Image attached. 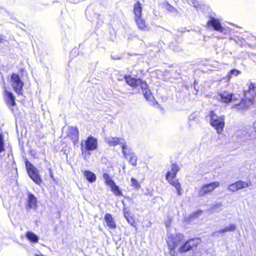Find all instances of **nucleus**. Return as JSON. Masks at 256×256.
<instances>
[{
    "mask_svg": "<svg viewBox=\"0 0 256 256\" xmlns=\"http://www.w3.org/2000/svg\"><path fill=\"white\" fill-rule=\"evenodd\" d=\"M184 238V235L180 233H177L174 235L170 234L166 237V242L168 250V253L170 256H178V253L184 254L191 250H194L189 245L186 240L180 246L178 250H176Z\"/></svg>",
    "mask_w": 256,
    "mask_h": 256,
    "instance_id": "nucleus-2",
    "label": "nucleus"
},
{
    "mask_svg": "<svg viewBox=\"0 0 256 256\" xmlns=\"http://www.w3.org/2000/svg\"><path fill=\"white\" fill-rule=\"evenodd\" d=\"M253 187L252 180L249 177H246V180H238L236 182L228 184L226 189L232 192H236L245 188L252 190Z\"/></svg>",
    "mask_w": 256,
    "mask_h": 256,
    "instance_id": "nucleus-7",
    "label": "nucleus"
},
{
    "mask_svg": "<svg viewBox=\"0 0 256 256\" xmlns=\"http://www.w3.org/2000/svg\"><path fill=\"white\" fill-rule=\"evenodd\" d=\"M10 82L14 90L18 95H22L24 83L21 80L19 75L16 73H12L10 76Z\"/></svg>",
    "mask_w": 256,
    "mask_h": 256,
    "instance_id": "nucleus-9",
    "label": "nucleus"
},
{
    "mask_svg": "<svg viewBox=\"0 0 256 256\" xmlns=\"http://www.w3.org/2000/svg\"><path fill=\"white\" fill-rule=\"evenodd\" d=\"M238 232L240 234V232L238 230V226L235 223H230L227 226H225V233L227 232Z\"/></svg>",
    "mask_w": 256,
    "mask_h": 256,
    "instance_id": "nucleus-28",
    "label": "nucleus"
},
{
    "mask_svg": "<svg viewBox=\"0 0 256 256\" xmlns=\"http://www.w3.org/2000/svg\"><path fill=\"white\" fill-rule=\"evenodd\" d=\"M234 32V29L225 26V39L228 38L230 40H234L240 46H244L246 42L244 38L237 36H232L230 34L232 32Z\"/></svg>",
    "mask_w": 256,
    "mask_h": 256,
    "instance_id": "nucleus-14",
    "label": "nucleus"
},
{
    "mask_svg": "<svg viewBox=\"0 0 256 256\" xmlns=\"http://www.w3.org/2000/svg\"><path fill=\"white\" fill-rule=\"evenodd\" d=\"M203 212L202 210H197L190 214L188 216V218L189 220H192L194 218H198L200 215L202 214Z\"/></svg>",
    "mask_w": 256,
    "mask_h": 256,
    "instance_id": "nucleus-30",
    "label": "nucleus"
},
{
    "mask_svg": "<svg viewBox=\"0 0 256 256\" xmlns=\"http://www.w3.org/2000/svg\"><path fill=\"white\" fill-rule=\"evenodd\" d=\"M227 87H228L227 86H224L225 88H227Z\"/></svg>",
    "mask_w": 256,
    "mask_h": 256,
    "instance_id": "nucleus-38",
    "label": "nucleus"
},
{
    "mask_svg": "<svg viewBox=\"0 0 256 256\" xmlns=\"http://www.w3.org/2000/svg\"><path fill=\"white\" fill-rule=\"evenodd\" d=\"M35 256H44L42 254H36Z\"/></svg>",
    "mask_w": 256,
    "mask_h": 256,
    "instance_id": "nucleus-36",
    "label": "nucleus"
},
{
    "mask_svg": "<svg viewBox=\"0 0 256 256\" xmlns=\"http://www.w3.org/2000/svg\"><path fill=\"white\" fill-rule=\"evenodd\" d=\"M247 86L248 88L243 90L240 99L238 94L225 90V108L230 104L231 109L238 112L256 104V82L250 80Z\"/></svg>",
    "mask_w": 256,
    "mask_h": 256,
    "instance_id": "nucleus-1",
    "label": "nucleus"
},
{
    "mask_svg": "<svg viewBox=\"0 0 256 256\" xmlns=\"http://www.w3.org/2000/svg\"><path fill=\"white\" fill-rule=\"evenodd\" d=\"M5 40L4 37L0 34V43L3 42Z\"/></svg>",
    "mask_w": 256,
    "mask_h": 256,
    "instance_id": "nucleus-35",
    "label": "nucleus"
},
{
    "mask_svg": "<svg viewBox=\"0 0 256 256\" xmlns=\"http://www.w3.org/2000/svg\"><path fill=\"white\" fill-rule=\"evenodd\" d=\"M224 22L225 23H227V24H230V25H231V26H234L235 28H238V25H236V24H233L232 22H226V21H224Z\"/></svg>",
    "mask_w": 256,
    "mask_h": 256,
    "instance_id": "nucleus-34",
    "label": "nucleus"
},
{
    "mask_svg": "<svg viewBox=\"0 0 256 256\" xmlns=\"http://www.w3.org/2000/svg\"><path fill=\"white\" fill-rule=\"evenodd\" d=\"M26 238L32 242L36 243L38 242V237L32 232H27L26 233Z\"/></svg>",
    "mask_w": 256,
    "mask_h": 256,
    "instance_id": "nucleus-27",
    "label": "nucleus"
},
{
    "mask_svg": "<svg viewBox=\"0 0 256 256\" xmlns=\"http://www.w3.org/2000/svg\"><path fill=\"white\" fill-rule=\"evenodd\" d=\"M206 27L210 28H212L214 30L222 32L223 28L222 26L220 20L218 18L210 17L206 24Z\"/></svg>",
    "mask_w": 256,
    "mask_h": 256,
    "instance_id": "nucleus-17",
    "label": "nucleus"
},
{
    "mask_svg": "<svg viewBox=\"0 0 256 256\" xmlns=\"http://www.w3.org/2000/svg\"><path fill=\"white\" fill-rule=\"evenodd\" d=\"M24 161L29 176L36 184L40 185L42 183V179L38 170L27 158H24Z\"/></svg>",
    "mask_w": 256,
    "mask_h": 256,
    "instance_id": "nucleus-8",
    "label": "nucleus"
},
{
    "mask_svg": "<svg viewBox=\"0 0 256 256\" xmlns=\"http://www.w3.org/2000/svg\"><path fill=\"white\" fill-rule=\"evenodd\" d=\"M123 212L124 218H126L128 223L131 226L136 227V222L134 215L130 211L128 208L123 207Z\"/></svg>",
    "mask_w": 256,
    "mask_h": 256,
    "instance_id": "nucleus-21",
    "label": "nucleus"
},
{
    "mask_svg": "<svg viewBox=\"0 0 256 256\" xmlns=\"http://www.w3.org/2000/svg\"><path fill=\"white\" fill-rule=\"evenodd\" d=\"M4 96L7 106L11 110L12 112H14V107L16 105L14 96L12 92L5 90L4 92Z\"/></svg>",
    "mask_w": 256,
    "mask_h": 256,
    "instance_id": "nucleus-16",
    "label": "nucleus"
},
{
    "mask_svg": "<svg viewBox=\"0 0 256 256\" xmlns=\"http://www.w3.org/2000/svg\"><path fill=\"white\" fill-rule=\"evenodd\" d=\"M220 182L218 181L203 184L198 191L199 196H204L212 194L216 188L219 187Z\"/></svg>",
    "mask_w": 256,
    "mask_h": 256,
    "instance_id": "nucleus-12",
    "label": "nucleus"
},
{
    "mask_svg": "<svg viewBox=\"0 0 256 256\" xmlns=\"http://www.w3.org/2000/svg\"><path fill=\"white\" fill-rule=\"evenodd\" d=\"M170 166V169L168 170L166 174V180L176 189L177 195L180 196L182 194V189L178 178H176L180 168L178 164L175 162L172 164Z\"/></svg>",
    "mask_w": 256,
    "mask_h": 256,
    "instance_id": "nucleus-4",
    "label": "nucleus"
},
{
    "mask_svg": "<svg viewBox=\"0 0 256 256\" xmlns=\"http://www.w3.org/2000/svg\"><path fill=\"white\" fill-rule=\"evenodd\" d=\"M131 182H132L131 186L134 188L136 190H138L139 188H140V186L136 179H135L134 178H132Z\"/></svg>",
    "mask_w": 256,
    "mask_h": 256,
    "instance_id": "nucleus-32",
    "label": "nucleus"
},
{
    "mask_svg": "<svg viewBox=\"0 0 256 256\" xmlns=\"http://www.w3.org/2000/svg\"><path fill=\"white\" fill-rule=\"evenodd\" d=\"M124 78L126 84L132 88H136L138 86L141 87L144 83L146 82L140 78H136L132 77L130 74L124 75Z\"/></svg>",
    "mask_w": 256,
    "mask_h": 256,
    "instance_id": "nucleus-15",
    "label": "nucleus"
},
{
    "mask_svg": "<svg viewBox=\"0 0 256 256\" xmlns=\"http://www.w3.org/2000/svg\"><path fill=\"white\" fill-rule=\"evenodd\" d=\"M106 142L109 146H114L118 144H121L122 142H126L124 140V139L120 138H117V137H110L108 138Z\"/></svg>",
    "mask_w": 256,
    "mask_h": 256,
    "instance_id": "nucleus-24",
    "label": "nucleus"
},
{
    "mask_svg": "<svg viewBox=\"0 0 256 256\" xmlns=\"http://www.w3.org/2000/svg\"><path fill=\"white\" fill-rule=\"evenodd\" d=\"M102 177L104 180L105 184L110 187L111 191L115 196H123L121 190L108 174L104 173Z\"/></svg>",
    "mask_w": 256,
    "mask_h": 256,
    "instance_id": "nucleus-10",
    "label": "nucleus"
},
{
    "mask_svg": "<svg viewBox=\"0 0 256 256\" xmlns=\"http://www.w3.org/2000/svg\"><path fill=\"white\" fill-rule=\"evenodd\" d=\"M98 146L96 138L91 136H88L84 142V144H81L82 154L83 158L86 160H88L91 155L90 152L97 150Z\"/></svg>",
    "mask_w": 256,
    "mask_h": 256,
    "instance_id": "nucleus-5",
    "label": "nucleus"
},
{
    "mask_svg": "<svg viewBox=\"0 0 256 256\" xmlns=\"http://www.w3.org/2000/svg\"><path fill=\"white\" fill-rule=\"evenodd\" d=\"M186 242L195 250L202 242V240L200 238H192L187 240Z\"/></svg>",
    "mask_w": 256,
    "mask_h": 256,
    "instance_id": "nucleus-26",
    "label": "nucleus"
},
{
    "mask_svg": "<svg viewBox=\"0 0 256 256\" xmlns=\"http://www.w3.org/2000/svg\"><path fill=\"white\" fill-rule=\"evenodd\" d=\"M209 116L210 117V124L211 126L214 128L218 133H222L223 131L224 122L220 120L212 110L210 112Z\"/></svg>",
    "mask_w": 256,
    "mask_h": 256,
    "instance_id": "nucleus-13",
    "label": "nucleus"
},
{
    "mask_svg": "<svg viewBox=\"0 0 256 256\" xmlns=\"http://www.w3.org/2000/svg\"><path fill=\"white\" fill-rule=\"evenodd\" d=\"M4 136L2 134L0 133V153L4 152Z\"/></svg>",
    "mask_w": 256,
    "mask_h": 256,
    "instance_id": "nucleus-31",
    "label": "nucleus"
},
{
    "mask_svg": "<svg viewBox=\"0 0 256 256\" xmlns=\"http://www.w3.org/2000/svg\"><path fill=\"white\" fill-rule=\"evenodd\" d=\"M236 136L240 142L256 139V120L253 122L252 126H249L244 130H238L236 133Z\"/></svg>",
    "mask_w": 256,
    "mask_h": 256,
    "instance_id": "nucleus-6",
    "label": "nucleus"
},
{
    "mask_svg": "<svg viewBox=\"0 0 256 256\" xmlns=\"http://www.w3.org/2000/svg\"><path fill=\"white\" fill-rule=\"evenodd\" d=\"M134 20L138 29L142 32H148L150 28L149 24L142 17V6L139 0H137L133 6Z\"/></svg>",
    "mask_w": 256,
    "mask_h": 256,
    "instance_id": "nucleus-3",
    "label": "nucleus"
},
{
    "mask_svg": "<svg viewBox=\"0 0 256 256\" xmlns=\"http://www.w3.org/2000/svg\"><path fill=\"white\" fill-rule=\"evenodd\" d=\"M104 226L108 229L114 230L117 227V224L112 215L109 213H106L104 216Z\"/></svg>",
    "mask_w": 256,
    "mask_h": 256,
    "instance_id": "nucleus-18",
    "label": "nucleus"
},
{
    "mask_svg": "<svg viewBox=\"0 0 256 256\" xmlns=\"http://www.w3.org/2000/svg\"><path fill=\"white\" fill-rule=\"evenodd\" d=\"M37 206L36 198L32 193L28 192L26 209L28 210L32 208L36 209Z\"/></svg>",
    "mask_w": 256,
    "mask_h": 256,
    "instance_id": "nucleus-20",
    "label": "nucleus"
},
{
    "mask_svg": "<svg viewBox=\"0 0 256 256\" xmlns=\"http://www.w3.org/2000/svg\"><path fill=\"white\" fill-rule=\"evenodd\" d=\"M140 88L142 90L143 94L145 98L150 102H152L154 98L152 95V94L149 88V86L147 84L146 82L140 87Z\"/></svg>",
    "mask_w": 256,
    "mask_h": 256,
    "instance_id": "nucleus-22",
    "label": "nucleus"
},
{
    "mask_svg": "<svg viewBox=\"0 0 256 256\" xmlns=\"http://www.w3.org/2000/svg\"><path fill=\"white\" fill-rule=\"evenodd\" d=\"M224 65H225V66H226H226H228V64L225 62Z\"/></svg>",
    "mask_w": 256,
    "mask_h": 256,
    "instance_id": "nucleus-37",
    "label": "nucleus"
},
{
    "mask_svg": "<svg viewBox=\"0 0 256 256\" xmlns=\"http://www.w3.org/2000/svg\"><path fill=\"white\" fill-rule=\"evenodd\" d=\"M162 5L164 8L170 12H178V10L176 8L167 2H163Z\"/></svg>",
    "mask_w": 256,
    "mask_h": 256,
    "instance_id": "nucleus-29",
    "label": "nucleus"
},
{
    "mask_svg": "<svg viewBox=\"0 0 256 256\" xmlns=\"http://www.w3.org/2000/svg\"><path fill=\"white\" fill-rule=\"evenodd\" d=\"M242 74V72L236 68H232L229 70L225 76V83H230L231 78L236 77Z\"/></svg>",
    "mask_w": 256,
    "mask_h": 256,
    "instance_id": "nucleus-23",
    "label": "nucleus"
},
{
    "mask_svg": "<svg viewBox=\"0 0 256 256\" xmlns=\"http://www.w3.org/2000/svg\"><path fill=\"white\" fill-rule=\"evenodd\" d=\"M228 248V247L226 246V249L227 250Z\"/></svg>",
    "mask_w": 256,
    "mask_h": 256,
    "instance_id": "nucleus-39",
    "label": "nucleus"
},
{
    "mask_svg": "<svg viewBox=\"0 0 256 256\" xmlns=\"http://www.w3.org/2000/svg\"><path fill=\"white\" fill-rule=\"evenodd\" d=\"M82 174L84 178L90 183L94 182L96 180V176L95 174L89 170L82 171Z\"/></svg>",
    "mask_w": 256,
    "mask_h": 256,
    "instance_id": "nucleus-25",
    "label": "nucleus"
},
{
    "mask_svg": "<svg viewBox=\"0 0 256 256\" xmlns=\"http://www.w3.org/2000/svg\"><path fill=\"white\" fill-rule=\"evenodd\" d=\"M79 134L78 128L72 126L69 128L66 137L72 141L74 145H76L79 141Z\"/></svg>",
    "mask_w": 256,
    "mask_h": 256,
    "instance_id": "nucleus-19",
    "label": "nucleus"
},
{
    "mask_svg": "<svg viewBox=\"0 0 256 256\" xmlns=\"http://www.w3.org/2000/svg\"><path fill=\"white\" fill-rule=\"evenodd\" d=\"M48 172H49V174H50V177L54 180V172H53V170H52V169L51 168H48Z\"/></svg>",
    "mask_w": 256,
    "mask_h": 256,
    "instance_id": "nucleus-33",
    "label": "nucleus"
},
{
    "mask_svg": "<svg viewBox=\"0 0 256 256\" xmlns=\"http://www.w3.org/2000/svg\"><path fill=\"white\" fill-rule=\"evenodd\" d=\"M121 148L122 152L125 158L128 160V162L132 166H136L137 164V156L130 148L126 146V142H122Z\"/></svg>",
    "mask_w": 256,
    "mask_h": 256,
    "instance_id": "nucleus-11",
    "label": "nucleus"
}]
</instances>
